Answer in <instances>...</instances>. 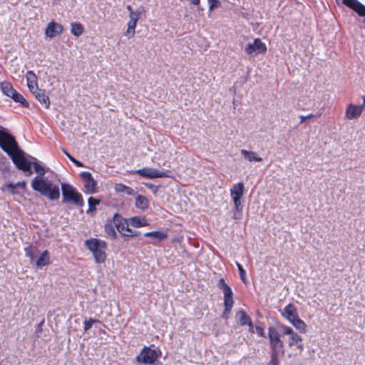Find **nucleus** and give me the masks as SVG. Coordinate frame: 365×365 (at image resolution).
Here are the masks:
<instances>
[{
	"label": "nucleus",
	"instance_id": "obj_39",
	"mask_svg": "<svg viewBox=\"0 0 365 365\" xmlns=\"http://www.w3.org/2000/svg\"><path fill=\"white\" fill-rule=\"evenodd\" d=\"M255 331L257 332V334L259 336H262V337L264 336V330L263 327H262L260 326H256L255 327Z\"/></svg>",
	"mask_w": 365,
	"mask_h": 365
},
{
	"label": "nucleus",
	"instance_id": "obj_47",
	"mask_svg": "<svg viewBox=\"0 0 365 365\" xmlns=\"http://www.w3.org/2000/svg\"><path fill=\"white\" fill-rule=\"evenodd\" d=\"M126 9L130 12V14L131 12H133V8H132V6L130 5H127Z\"/></svg>",
	"mask_w": 365,
	"mask_h": 365
},
{
	"label": "nucleus",
	"instance_id": "obj_44",
	"mask_svg": "<svg viewBox=\"0 0 365 365\" xmlns=\"http://www.w3.org/2000/svg\"><path fill=\"white\" fill-rule=\"evenodd\" d=\"M71 162L73 163H74L77 167H83V164L81 162L77 160L76 158H73V160H71Z\"/></svg>",
	"mask_w": 365,
	"mask_h": 365
},
{
	"label": "nucleus",
	"instance_id": "obj_5",
	"mask_svg": "<svg viewBox=\"0 0 365 365\" xmlns=\"http://www.w3.org/2000/svg\"><path fill=\"white\" fill-rule=\"evenodd\" d=\"M0 148L9 156L19 148L15 137L4 128H0Z\"/></svg>",
	"mask_w": 365,
	"mask_h": 365
},
{
	"label": "nucleus",
	"instance_id": "obj_38",
	"mask_svg": "<svg viewBox=\"0 0 365 365\" xmlns=\"http://www.w3.org/2000/svg\"><path fill=\"white\" fill-rule=\"evenodd\" d=\"M145 185L148 189L151 190L154 194H156L158 190V186L153 185L151 183H145Z\"/></svg>",
	"mask_w": 365,
	"mask_h": 365
},
{
	"label": "nucleus",
	"instance_id": "obj_9",
	"mask_svg": "<svg viewBox=\"0 0 365 365\" xmlns=\"http://www.w3.org/2000/svg\"><path fill=\"white\" fill-rule=\"evenodd\" d=\"M1 89L4 95L12 98L16 103H19L23 107L28 108L29 107V102L24 98V97L17 92L11 83L8 81H4L1 83Z\"/></svg>",
	"mask_w": 365,
	"mask_h": 365
},
{
	"label": "nucleus",
	"instance_id": "obj_42",
	"mask_svg": "<svg viewBox=\"0 0 365 365\" xmlns=\"http://www.w3.org/2000/svg\"><path fill=\"white\" fill-rule=\"evenodd\" d=\"M249 327V331L250 333H255V327L253 326L252 321H250V324H247Z\"/></svg>",
	"mask_w": 365,
	"mask_h": 365
},
{
	"label": "nucleus",
	"instance_id": "obj_4",
	"mask_svg": "<svg viewBox=\"0 0 365 365\" xmlns=\"http://www.w3.org/2000/svg\"><path fill=\"white\" fill-rule=\"evenodd\" d=\"M62 202L74 205L78 207H82L84 205L82 195L70 184L62 183Z\"/></svg>",
	"mask_w": 365,
	"mask_h": 365
},
{
	"label": "nucleus",
	"instance_id": "obj_34",
	"mask_svg": "<svg viewBox=\"0 0 365 365\" xmlns=\"http://www.w3.org/2000/svg\"><path fill=\"white\" fill-rule=\"evenodd\" d=\"M100 322L98 319H94L92 318H90L88 320H86L83 323V329L85 331H88L92 327L93 324L95 323Z\"/></svg>",
	"mask_w": 365,
	"mask_h": 365
},
{
	"label": "nucleus",
	"instance_id": "obj_40",
	"mask_svg": "<svg viewBox=\"0 0 365 365\" xmlns=\"http://www.w3.org/2000/svg\"><path fill=\"white\" fill-rule=\"evenodd\" d=\"M136 26H137V22H135L134 23V21H131L130 20L128 23V30H133L135 31V28H136Z\"/></svg>",
	"mask_w": 365,
	"mask_h": 365
},
{
	"label": "nucleus",
	"instance_id": "obj_48",
	"mask_svg": "<svg viewBox=\"0 0 365 365\" xmlns=\"http://www.w3.org/2000/svg\"><path fill=\"white\" fill-rule=\"evenodd\" d=\"M314 117H315V115H314V114H312V113H310V114H309V115H306V118H307V119H309V118H314Z\"/></svg>",
	"mask_w": 365,
	"mask_h": 365
},
{
	"label": "nucleus",
	"instance_id": "obj_12",
	"mask_svg": "<svg viewBox=\"0 0 365 365\" xmlns=\"http://www.w3.org/2000/svg\"><path fill=\"white\" fill-rule=\"evenodd\" d=\"M267 51L266 44L259 38L254 40L253 43H247L245 47V51L247 55L264 54Z\"/></svg>",
	"mask_w": 365,
	"mask_h": 365
},
{
	"label": "nucleus",
	"instance_id": "obj_29",
	"mask_svg": "<svg viewBox=\"0 0 365 365\" xmlns=\"http://www.w3.org/2000/svg\"><path fill=\"white\" fill-rule=\"evenodd\" d=\"M6 187L10 190L11 193L16 194L18 192L16 191L17 188H21L23 190H25L26 187V183L25 181L18 182L17 183L10 182L6 185Z\"/></svg>",
	"mask_w": 365,
	"mask_h": 365
},
{
	"label": "nucleus",
	"instance_id": "obj_25",
	"mask_svg": "<svg viewBox=\"0 0 365 365\" xmlns=\"http://www.w3.org/2000/svg\"><path fill=\"white\" fill-rule=\"evenodd\" d=\"M129 223L134 227H142L148 225V222L145 217L135 216L128 219Z\"/></svg>",
	"mask_w": 365,
	"mask_h": 365
},
{
	"label": "nucleus",
	"instance_id": "obj_20",
	"mask_svg": "<svg viewBox=\"0 0 365 365\" xmlns=\"http://www.w3.org/2000/svg\"><path fill=\"white\" fill-rule=\"evenodd\" d=\"M27 86L31 92L38 88L37 76L33 71H29L26 73Z\"/></svg>",
	"mask_w": 365,
	"mask_h": 365
},
{
	"label": "nucleus",
	"instance_id": "obj_22",
	"mask_svg": "<svg viewBox=\"0 0 365 365\" xmlns=\"http://www.w3.org/2000/svg\"><path fill=\"white\" fill-rule=\"evenodd\" d=\"M146 237H151L154 240V242H161L168 237V234L160 231H153L148 232L144 234Z\"/></svg>",
	"mask_w": 365,
	"mask_h": 365
},
{
	"label": "nucleus",
	"instance_id": "obj_6",
	"mask_svg": "<svg viewBox=\"0 0 365 365\" xmlns=\"http://www.w3.org/2000/svg\"><path fill=\"white\" fill-rule=\"evenodd\" d=\"M217 287L221 289L224 294V312L223 316L227 318L230 314L234 304L233 292L231 287L225 282L224 278H220L217 284Z\"/></svg>",
	"mask_w": 365,
	"mask_h": 365
},
{
	"label": "nucleus",
	"instance_id": "obj_26",
	"mask_svg": "<svg viewBox=\"0 0 365 365\" xmlns=\"http://www.w3.org/2000/svg\"><path fill=\"white\" fill-rule=\"evenodd\" d=\"M32 160L31 165H33L34 171L38 174L37 177L43 178L46 173L45 168L41 165L37 159L32 156H29Z\"/></svg>",
	"mask_w": 365,
	"mask_h": 365
},
{
	"label": "nucleus",
	"instance_id": "obj_17",
	"mask_svg": "<svg viewBox=\"0 0 365 365\" xmlns=\"http://www.w3.org/2000/svg\"><path fill=\"white\" fill-rule=\"evenodd\" d=\"M115 229V222L113 220V217L111 219L107 220L104 225L106 237L110 240H116L118 235Z\"/></svg>",
	"mask_w": 365,
	"mask_h": 365
},
{
	"label": "nucleus",
	"instance_id": "obj_13",
	"mask_svg": "<svg viewBox=\"0 0 365 365\" xmlns=\"http://www.w3.org/2000/svg\"><path fill=\"white\" fill-rule=\"evenodd\" d=\"M137 174L139 175L149 178V179H155V178H170L169 175L170 171L163 172L160 171L155 168H144L142 169L137 170L135 171Z\"/></svg>",
	"mask_w": 365,
	"mask_h": 365
},
{
	"label": "nucleus",
	"instance_id": "obj_45",
	"mask_svg": "<svg viewBox=\"0 0 365 365\" xmlns=\"http://www.w3.org/2000/svg\"><path fill=\"white\" fill-rule=\"evenodd\" d=\"M200 0H190V3L194 5H199Z\"/></svg>",
	"mask_w": 365,
	"mask_h": 365
},
{
	"label": "nucleus",
	"instance_id": "obj_24",
	"mask_svg": "<svg viewBox=\"0 0 365 365\" xmlns=\"http://www.w3.org/2000/svg\"><path fill=\"white\" fill-rule=\"evenodd\" d=\"M235 317L238 324L242 327L250 324L252 320L251 317L244 310L237 312Z\"/></svg>",
	"mask_w": 365,
	"mask_h": 365
},
{
	"label": "nucleus",
	"instance_id": "obj_16",
	"mask_svg": "<svg viewBox=\"0 0 365 365\" xmlns=\"http://www.w3.org/2000/svg\"><path fill=\"white\" fill-rule=\"evenodd\" d=\"M63 27L61 24L51 21L48 23L46 31L45 34L46 36L52 38L56 36H58L63 33Z\"/></svg>",
	"mask_w": 365,
	"mask_h": 365
},
{
	"label": "nucleus",
	"instance_id": "obj_33",
	"mask_svg": "<svg viewBox=\"0 0 365 365\" xmlns=\"http://www.w3.org/2000/svg\"><path fill=\"white\" fill-rule=\"evenodd\" d=\"M88 202L89 207L87 212H89L96 211V206L100 203V201L98 199H96L93 197H90L88 200Z\"/></svg>",
	"mask_w": 365,
	"mask_h": 365
},
{
	"label": "nucleus",
	"instance_id": "obj_11",
	"mask_svg": "<svg viewBox=\"0 0 365 365\" xmlns=\"http://www.w3.org/2000/svg\"><path fill=\"white\" fill-rule=\"evenodd\" d=\"M158 358L157 351L151 349L149 346H144L140 354L136 357V361L145 364H152Z\"/></svg>",
	"mask_w": 365,
	"mask_h": 365
},
{
	"label": "nucleus",
	"instance_id": "obj_14",
	"mask_svg": "<svg viewBox=\"0 0 365 365\" xmlns=\"http://www.w3.org/2000/svg\"><path fill=\"white\" fill-rule=\"evenodd\" d=\"M83 181V186L88 193H96L97 190V182L94 180L91 173L83 171L80 173Z\"/></svg>",
	"mask_w": 365,
	"mask_h": 365
},
{
	"label": "nucleus",
	"instance_id": "obj_32",
	"mask_svg": "<svg viewBox=\"0 0 365 365\" xmlns=\"http://www.w3.org/2000/svg\"><path fill=\"white\" fill-rule=\"evenodd\" d=\"M71 32L76 37H79L84 32V28L80 23H73L71 24Z\"/></svg>",
	"mask_w": 365,
	"mask_h": 365
},
{
	"label": "nucleus",
	"instance_id": "obj_46",
	"mask_svg": "<svg viewBox=\"0 0 365 365\" xmlns=\"http://www.w3.org/2000/svg\"><path fill=\"white\" fill-rule=\"evenodd\" d=\"M300 123H302L307 120L306 115H300Z\"/></svg>",
	"mask_w": 365,
	"mask_h": 365
},
{
	"label": "nucleus",
	"instance_id": "obj_30",
	"mask_svg": "<svg viewBox=\"0 0 365 365\" xmlns=\"http://www.w3.org/2000/svg\"><path fill=\"white\" fill-rule=\"evenodd\" d=\"M25 255L29 258L30 262H33L35 259V255L38 252V248L32 245L24 247Z\"/></svg>",
	"mask_w": 365,
	"mask_h": 365
},
{
	"label": "nucleus",
	"instance_id": "obj_10",
	"mask_svg": "<svg viewBox=\"0 0 365 365\" xmlns=\"http://www.w3.org/2000/svg\"><path fill=\"white\" fill-rule=\"evenodd\" d=\"M9 157L18 169L25 172H29L30 174L32 173L31 170L32 160H27L25 158L24 152L21 150L20 148Z\"/></svg>",
	"mask_w": 365,
	"mask_h": 365
},
{
	"label": "nucleus",
	"instance_id": "obj_2",
	"mask_svg": "<svg viewBox=\"0 0 365 365\" xmlns=\"http://www.w3.org/2000/svg\"><path fill=\"white\" fill-rule=\"evenodd\" d=\"M32 189L50 200H57L60 197V191L58 185L43 178L35 177L31 183Z\"/></svg>",
	"mask_w": 365,
	"mask_h": 365
},
{
	"label": "nucleus",
	"instance_id": "obj_35",
	"mask_svg": "<svg viewBox=\"0 0 365 365\" xmlns=\"http://www.w3.org/2000/svg\"><path fill=\"white\" fill-rule=\"evenodd\" d=\"M236 265L237 267V269L239 270V273H240V279L241 280L245 283V275H246V272L245 270L244 269L243 267L242 266V264L237 262H236Z\"/></svg>",
	"mask_w": 365,
	"mask_h": 365
},
{
	"label": "nucleus",
	"instance_id": "obj_36",
	"mask_svg": "<svg viewBox=\"0 0 365 365\" xmlns=\"http://www.w3.org/2000/svg\"><path fill=\"white\" fill-rule=\"evenodd\" d=\"M140 14L141 13L140 11H133V12H131L130 14H129V17H130V20L131 21H134V23L135 22H138V21L140 19Z\"/></svg>",
	"mask_w": 365,
	"mask_h": 365
},
{
	"label": "nucleus",
	"instance_id": "obj_27",
	"mask_svg": "<svg viewBox=\"0 0 365 365\" xmlns=\"http://www.w3.org/2000/svg\"><path fill=\"white\" fill-rule=\"evenodd\" d=\"M114 189L116 192H125L128 195H135V192L132 187L123 183H116L114 186Z\"/></svg>",
	"mask_w": 365,
	"mask_h": 365
},
{
	"label": "nucleus",
	"instance_id": "obj_49",
	"mask_svg": "<svg viewBox=\"0 0 365 365\" xmlns=\"http://www.w3.org/2000/svg\"><path fill=\"white\" fill-rule=\"evenodd\" d=\"M297 356V354H288V357H289V358H291V357H292V356Z\"/></svg>",
	"mask_w": 365,
	"mask_h": 365
},
{
	"label": "nucleus",
	"instance_id": "obj_41",
	"mask_svg": "<svg viewBox=\"0 0 365 365\" xmlns=\"http://www.w3.org/2000/svg\"><path fill=\"white\" fill-rule=\"evenodd\" d=\"M135 31L133 30H128V29H127V31L124 33V36H126L128 39L133 38L135 35Z\"/></svg>",
	"mask_w": 365,
	"mask_h": 365
},
{
	"label": "nucleus",
	"instance_id": "obj_43",
	"mask_svg": "<svg viewBox=\"0 0 365 365\" xmlns=\"http://www.w3.org/2000/svg\"><path fill=\"white\" fill-rule=\"evenodd\" d=\"M62 151L63 152V153L67 156V158L71 161L73 160V159L74 158L71 155L69 154V153H68V151L64 149V148H62Z\"/></svg>",
	"mask_w": 365,
	"mask_h": 365
},
{
	"label": "nucleus",
	"instance_id": "obj_23",
	"mask_svg": "<svg viewBox=\"0 0 365 365\" xmlns=\"http://www.w3.org/2000/svg\"><path fill=\"white\" fill-rule=\"evenodd\" d=\"M149 205V200L145 196L141 195H136L135 205L138 209L145 210L148 208Z\"/></svg>",
	"mask_w": 365,
	"mask_h": 365
},
{
	"label": "nucleus",
	"instance_id": "obj_37",
	"mask_svg": "<svg viewBox=\"0 0 365 365\" xmlns=\"http://www.w3.org/2000/svg\"><path fill=\"white\" fill-rule=\"evenodd\" d=\"M208 3L210 10H212L220 5V3L218 0H208Z\"/></svg>",
	"mask_w": 365,
	"mask_h": 365
},
{
	"label": "nucleus",
	"instance_id": "obj_28",
	"mask_svg": "<svg viewBox=\"0 0 365 365\" xmlns=\"http://www.w3.org/2000/svg\"><path fill=\"white\" fill-rule=\"evenodd\" d=\"M241 154L250 162H261L262 161V158L259 157L255 152L248 151L246 150H241Z\"/></svg>",
	"mask_w": 365,
	"mask_h": 365
},
{
	"label": "nucleus",
	"instance_id": "obj_7",
	"mask_svg": "<svg viewBox=\"0 0 365 365\" xmlns=\"http://www.w3.org/2000/svg\"><path fill=\"white\" fill-rule=\"evenodd\" d=\"M244 184L243 182H238L235 184L230 189V195L234 202L235 209L236 212L234 213V218L238 219L242 215V199L244 194Z\"/></svg>",
	"mask_w": 365,
	"mask_h": 365
},
{
	"label": "nucleus",
	"instance_id": "obj_1",
	"mask_svg": "<svg viewBox=\"0 0 365 365\" xmlns=\"http://www.w3.org/2000/svg\"><path fill=\"white\" fill-rule=\"evenodd\" d=\"M287 335L288 346L290 349L294 347L302 354L304 349L302 337L295 332L293 329L287 325H280L279 327H269L268 328L269 345L270 349V360L267 365H279V359L284 354V343L282 339Z\"/></svg>",
	"mask_w": 365,
	"mask_h": 365
},
{
	"label": "nucleus",
	"instance_id": "obj_50",
	"mask_svg": "<svg viewBox=\"0 0 365 365\" xmlns=\"http://www.w3.org/2000/svg\"><path fill=\"white\" fill-rule=\"evenodd\" d=\"M361 106H363V108H364V106H365V96L363 97V103H362Z\"/></svg>",
	"mask_w": 365,
	"mask_h": 365
},
{
	"label": "nucleus",
	"instance_id": "obj_18",
	"mask_svg": "<svg viewBox=\"0 0 365 365\" xmlns=\"http://www.w3.org/2000/svg\"><path fill=\"white\" fill-rule=\"evenodd\" d=\"M282 315L290 323L299 317L297 309L296 307L292 303H289L285 306L283 312H282Z\"/></svg>",
	"mask_w": 365,
	"mask_h": 365
},
{
	"label": "nucleus",
	"instance_id": "obj_15",
	"mask_svg": "<svg viewBox=\"0 0 365 365\" xmlns=\"http://www.w3.org/2000/svg\"><path fill=\"white\" fill-rule=\"evenodd\" d=\"M364 110L363 106L350 103L347 106L345 116L349 120L357 119Z\"/></svg>",
	"mask_w": 365,
	"mask_h": 365
},
{
	"label": "nucleus",
	"instance_id": "obj_31",
	"mask_svg": "<svg viewBox=\"0 0 365 365\" xmlns=\"http://www.w3.org/2000/svg\"><path fill=\"white\" fill-rule=\"evenodd\" d=\"M302 334H305L307 332V324L306 323L302 320L299 317L296 319L291 323Z\"/></svg>",
	"mask_w": 365,
	"mask_h": 365
},
{
	"label": "nucleus",
	"instance_id": "obj_21",
	"mask_svg": "<svg viewBox=\"0 0 365 365\" xmlns=\"http://www.w3.org/2000/svg\"><path fill=\"white\" fill-rule=\"evenodd\" d=\"M51 264V259L49 255V252L47 250L42 252L38 258L35 262V264L37 267H43Z\"/></svg>",
	"mask_w": 365,
	"mask_h": 365
},
{
	"label": "nucleus",
	"instance_id": "obj_19",
	"mask_svg": "<svg viewBox=\"0 0 365 365\" xmlns=\"http://www.w3.org/2000/svg\"><path fill=\"white\" fill-rule=\"evenodd\" d=\"M35 96V98L45 108H48L50 106V101L48 95L45 90L37 88V90L32 91Z\"/></svg>",
	"mask_w": 365,
	"mask_h": 365
},
{
	"label": "nucleus",
	"instance_id": "obj_8",
	"mask_svg": "<svg viewBox=\"0 0 365 365\" xmlns=\"http://www.w3.org/2000/svg\"><path fill=\"white\" fill-rule=\"evenodd\" d=\"M113 220L115 222V227L118 232L123 237H133L140 235L139 231L133 230L129 227L128 219L123 218L120 214L113 215Z\"/></svg>",
	"mask_w": 365,
	"mask_h": 365
},
{
	"label": "nucleus",
	"instance_id": "obj_3",
	"mask_svg": "<svg viewBox=\"0 0 365 365\" xmlns=\"http://www.w3.org/2000/svg\"><path fill=\"white\" fill-rule=\"evenodd\" d=\"M85 245L92 252L96 263L101 264L106 261L107 243L104 240L90 238L86 240Z\"/></svg>",
	"mask_w": 365,
	"mask_h": 365
}]
</instances>
